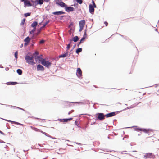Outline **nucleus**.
<instances>
[{
  "label": "nucleus",
  "instance_id": "6ab92c4d",
  "mask_svg": "<svg viewBox=\"0 0 159 159\" xmlns=\"http://www.w3.org/2000/svg\"><path fill=\"white\" fill-rule=\"evenodd\" d=\"M72 39V40L74 42H77L79 40V37L78 36H76L74 37Z\"/></svg>",
  "mask_w": 159,
  "mask_h": 159
},
{
  "label": "nucleus",
  "instance_id": "4c0bfd02",
  "mask_svg": "<svg viewBox=\"0 0 159 159\" xmlns=\"http://www.w3.org/2000/svg\"><path fill=\"white\" fill-rule=\"evenodd\" d=\"M70 44H68L67 45V47H66L67 48V50H68L69 48H70Z\"/></svg>",
  "mask_w": 159,
  "mask_h": 159
},
{
  "label": "nucleus",
  "instance_id": "b1692460",
  "mask_svg": "<svg viewBox=\"0 0 159 159\" xmlns=\"http://www.w3.org/2000/svg\"><path fill=\"white\" fill-rule=\"evenodd\" d=\"M33 29L30 32V34H34V32L35 31L36 28H33Z\"/></svg>",
  "mask_w": 159,
  "mask_h": 159
},
{
  "label": "nucleus",
  "instance_id": "bf43d9fd",
  "mask_svg": "<svg viewBox=\"0 0 159 159\" xmlns=\"http://www.w3.org/2000/svg\"><path fill=\"white\" fill-rule=\"evenodd\" d=\"M23 44H21V46H20V48H22V47H23Z\"/></svg>",
  "mask_w": 159,
  "mask_h": 159
},
{
  "label": "nucleus",
  "instance_id": "a18cd8bd",
  "mask_svg": "<svg viewBox=\"0 0 159 159\" xmlns=\"http://www.w3.org/2000/svg\"><path fill=\"white\" fill-rule=\"evenodd\" d=\"M29 43H27L25 42L24 43V46L26 47L27 46V45Z\"/></svg>",
  "mask_w": 159,
  "mask_h": 159
},
{
  "label": "nucleus",
  "instance_id": "20e7f679",
  "mask_svg": "<svg viewBox=\"0 0 159 159\" xmlns=\"http://www.w3.org/2000/svg\"><path fill=\"white\" fill-rule=\"evenodd\" d=\"M76 74L77 75V76L79 77L80 78L81 77L82 75V71L81 70V69L80 68H77V72L76 73Z\"/></svg>",
  "mask_w": 159,
  "mask_h": 159
},
{
  "label": "nucleus",
  "instance_id": "79ce46f5",
  "mask_svg": "<svg viewBox=\"0 0 159 159\" xmlns=\"http://www.w3.org/2000/svg\"><path fill=\"white\" fill-rule=\"evenodd\" d=\"M73 41L72 40V39H70L69 41V44H70V45H71V44Z\"/></svg>",
  "mask_w": 159,
  "mask_h": 159
},
{
  "label": "nucleus",
  "instance_id": "5701e85b",
  "mask_svg": "<svg viewBox=\"0 0 159 159\" xmlns=\"http://www.w3.org/2000/svg\"><path fill=\"white\" fill-rule=\"evenodd\" d=\"M137 131L140 130V131H143L144 132H146V133H147V130L145 129H140V128H138L137 129Z\"/></svg>",
  "mask_w": 159,
  "mask_h": 159
},
{
  "label": "nucleus",
  "instance_id": "0eeeda50",
  "mask_svg": "<svg viewBox=\"0 0 159 159\" xmlns=\"http://www.w3.org/2000/svg\"><path fill=\"white\" fill-rule=\"evenodd\" d=\"M44 70V67L41 65L39 64L37 66V71H43Z\"/></svg>",
  "mask_w": 159,
  "mask_h": 159
},
{
  "label": "nucleus",
  "instance_id": "f8f14e48",
  "mask_svg": "<svg viewBox=\"0 0 159 159\" xmlns=\"http://www.w3.org/2000/svg\"><path fill=\"white\" fill-rule=\"evenodd\" d=\"M85 23V21L84 20H82L79 22V25L80 27H84Z\"/></svg>",
  "mask_w": 159,
  "mask_h": 159
},
{
  "label": "nucleus",
  "instance_id": "423d86ee",
  "mask_svg": "<svg viewBox=\"0 0 159 159\" xmlns=\"http://www.w3.org/2000/svg\"><path fill=\"white\" fill-rule=\"evenodd\" d=\"M24 4L25 7L32 6V4L30 3V0H26V1H25V2H24Z\"/></svg>",
  "mask_w": 159,
  "mask_h": 159
},
{
  "label": "nucleus",
  "instance_id": "dca6fc26",
  "mask_svg": "<svg viewBox=\"0 0 159 159\" xmlns=\"http://www.w3.org/2000/svg\"><path fill=\"white\" fill-rule=\"evenodd\" d=\"M144 156L146 158H151L153 157V155H152L151 153H147Z\"/></svg>",
  "mask_w": 159,
  "mask_h": 159
},
{
  "label": "nucleus",
  "instance_id": "7ed1b4c3",
  "mask_svg": "<svg viewBox=\"0 0 159 159\" xmlns=\"http://www.w3.org/2000/svg\"><path fill=\"white\" fill-rule=\"evenodd\" d=\"M49 22V20H48V21H47L39 29L37 30V33H36V35H38L40 33L43 28L45 27V26Z\"/></svg>",
  "mask_w": 159,
  "mask_h": 159
},
{
  "label": "nucleus",
  "instance_id": "774afa93",
  "mask_svg": "<svg viewBox=\"0 0 159 159\" xmlns=\"http://www.w3.org/2000/svg\"><path fill=\"white\" fill-rule=\"evenodd\" d=\"M119 35H121L122 37H123L124 36L123 35H121L120 34H119Z\"/></svg>",
  "mask_w": 159,
  "mask_h": 159
},
{
  "label": "nucleus",
  "instance_id": "72a5a7b5",
  "mask_svg": "<svg viewBox=\"0 0 159 159\" xmlns=\"http://www.w3.org/2000/svg\"><path fill=\"white\" fill-rule=\"evenodd\" d=\"M85 39V37H83L80 40V41L81 43H83V41H84Z\"/></svg>",
  "mask_w": 159,
  "mask_h": 159
},
{
  "label": "nucleus",
  "instance_id": "37998d69",
  "mask_svg": "<svg viewBox=\"0 0 159 159\" xmlns=\"http://www.w3.org/2000/svg\"><path fill=\"white\" fill-rule=\"evenodd\" d=\"M32 34V36L31 37V38L32 39H34V34Z\"/></svg>",
  "mask_w": 159,
  "mask_h": 159
},
{
  "label": "nucleus",
  "instance_id": "c756f323",
  "mask_svg": "<svg viewBox=\"0 0 159 159\" xmlns=\"http://www.w3.org/2000/svg\"><path fill=\"white\" fill-rule=\"evenodd\" d=\"M76 1L78 3L80 4H82L83 2L82 0H76Z\"/></svg>",
  "mask_w": 159,
  "mask_h": 159
},
{
  "label": "nucleus",
  "instance_id": "c9c22d12",
  "mask_svg": "<svg viewBox=\"0 0 159 159\" xmlns=\"http://www.w3.org/2000/svg\"><path fill=\"white\" fill-rule=\"evenodd\" d=\"M65 55H66V56H69V53H68V50H66V53H64Z\"/></svg>",
  "mask_w": 159,
  "mask_h": 159
},
{
  "label": "nucleus",
  "instance_id": "bb28decb",
  "mask_svg": "<svg viewBox=\"0 0 159 159\" xmlns=\"http://www.w3.org/2000/svg\"><path fill=\"white\" fill-rule=\"evenodd\" d=\"M66 56L65 54H62L61 55H60L59 56V58H62V57L64 58V57H65Z\"/></svg>",
  "mask_w": 159,
  "mask_h": 159
},
{
  "label": "nucleus",
  "instance_id": "0e129e2a",
  "mask_svg": "<svg viewBox=\"0 0 159 159\" xmlns=\"http://www.w3.org/2000/svg\"><path fill=\"white\" fill-rule=\"evenodd\" d=\"M0 143H4V142H3V141H0Z\"/></svg>",
  "mask_w": 159,
  "mask_h": 159
},
{
  "label": "nucleus",
  "instance_id": "412c9836",
  "mask_svg": "<svg viewBox=\"0 0 159 159\" xmlns=\"http://www.w3.org/2000/svg\"><path fill=\"white\" fill-rule=\"evenodd\" d=\"M82 51V48H79L77 49L76 51V52L77 54H79L80 52Z\"/></svg>",
  "mask_w": 159,
  "mask_h": 159
},
{
  "label": "nucleus",
  "instance_id": "39448f33",
  "mask_svg": "<svg viewBox=\"0 0 159 159\" xmlns=\"http://www.w3.org/2000/svg\"><path fill=\"white\" fill-rule=\"evenodd\" d=\"M89 12L91 14H93L94 11V9L93 8V7L92 4H90L89 6Z\"/></svg>",
  "mask_w": 159,
  "mask_h": 159
},
{
  "label": "nucleus",
  "instance_id": "338daca9",
  "mask_svg": "<svg viewBox=\"0 0 159 159\" xmlns=\"http://www.w3.org/2000/svg\"><path fill=\"white\" fill-rule=\"evenodd\" d=\"M0 67L1 68H3V67L2 66H0Z\"/></svg>",
  "mask_w": 159,
  "mask_h": 159
},
{
  "label": "nucleus",
  "instance_id": "9b49d317",
  "mask_svg": "<svg viewBox=\"0 0 159 159\" xmlns=\"http://www.w3.org/2000/svg\"><path fill=\"white\" fill-rule=\"evenodd\" d=\"M56 4L57 5H59L62 7H65V8H66V7L67 6V5H66V4H65L63 2H56Z\"/></svg>",
  "mask_w": 159,
  "mask_h": 159
},
{
  "label": "nucleus",
  "instance_id": "58836bf2",
  "mask_svg": "<svg viewBox=\"0 0 159 159\" xmlns=\"http://www.w3.org/2000/svg\"><path fill=\"white\" fill-rule=\"evenodd\" d=\"M35 56H34L33 55H31L30 56V58H31V61H33V58H34V57H35Z\"/></svg>",
  "mask_w": 159,
  "mask_h": 159
},
{
  "label": "nucleus",
  "instance_id": "603ef678",
  "mask_svg": "<svg viewBox=\"0 0 159 159\" xmlns=\"http://www.w3.org/2000/svg\"><path fill=\"white\" fill-rule=\"evenodd\" d=\"M104 23L106 25V26L107 25V24H108V23L107 22L105 21L104 22Z\"/></svg>",
  "mask_w": 159,
  "mask_h": 159
},
{
  "label": "nucleus",
  "instance_id": "aec40b11",
  "mask_svg": "<svg viewBox=\"0 0 159 159\" xmlns=\"http://www.w3.org/2000/svg\"><path fill=\"white\" fill-rule=\"evenodd\" d=\"M30 38L29 37H27L24 40V41L28 43H29L30 40Z\"/></svg>",
  "mask_w": 159,
  "mask_h": 159
},
{
  "label": "nucleus",
  "instance_id": "4be33fe9",
  "mask_svg": "<svg viewBox=\"0 0 159 159\" xmlns=\"http://www.w3.org/2000/svg\"><path fill=\"white\" fill-rule=\"evenodd\" d=\"M17 72L19 75H21L22 74V71L20 69H18L17 70Z\"/></svg>",
  "mask_w": 159,
  "mask_h": 159
},
{
  "label": "nucleus",
  "instance_id": "ddd939ff",
  "mask_svg": "<svg viewBox=\"0 0 159 159\" xmlns=\"http://www.w3.org/2000/svg\"><path fill=\"white\" fill-rule=\"evenodd\" d=\"M65 13V12L62 11H58L53 12L52 14L54 15H60L63 14Z\"/></svg>",
  "mask_w": 159,
  "mask_h": 159
},
{
  "label": "nucleus",
  "instance_id": "a878e982",
  "mask_svg": "<svg viewBox=\"0 0 159 159\" xmlns=\"http://www.w3.org/2000/svg\"><path fill=\"white\" fill-rule=\"evenodd\" d=\"M71 103H75L76 105H80L81 104V102H72Z\"/></svg>",
  "mask_w": 159,
  "mask_h": 159
},
{
  "label": "nucleus",
  "instance_id": "09e8293b",
  "mask_svg": "<svg viewBox=\"0 0 159 159\" xmlns=\"http://www.w3.org/2000/svg\"><path fill=\"white\" fill-rule=\"evenodd\" d=\"M41 132L43 133V134H44V135H45L46 136H47V134L46 133H45V132Z\"/></svg>",
  "mask_w": 159,
  "mask_h": 159
},
{
  "label": "nucleus",
  "instance_id": "a211bd4d",
  "mask_svg": "<svg viewBox=\"0 0 159 159\" xmlns=\"http://www.w3.org/2000/svg\"><path fill=\"white\" fill-rule=\"evenodd\" d=\"M17 84V83L16 82H7L6 83V84L8 85H15L16 84Z\"/></svg>",
  "mask_w": 159,
  "mask_h": 159
},
{
  "label": "nucleus",
  "instance_id": "49530a36",
  "mask_svg": "<svg viewBox=\"0 0 159 159\" xmlns=\"http://www.w3.org/2000/svg\"><path fill=\"white\" fill-rule=\"evenodd\" d=\"M4 120H5L6 121H8V122H13V121H11V120H5V119H4Z\"/></svg>",
  "mask_w": 159,
  "mask_h": 159
},
{
  "label": "nucleus",
  "instance_id": "c03bdc74",
  "mask_svg": "<svg viewBox=\"0 0 159 159\" xmlns=\"http://www.w3.org/2000/svg\"><path fill=\"white\" fill-rule=\"evenodd\" d=\"M61 0H55V2H56H56H59L61 1Z\"/></svg>",
  "mask_w": 159,
  "mask_h": 159
},
{
  "label": "nucleus",
  "instance_id": "a19ab883",
  "mask_svg": "<svg viewBox=\"0 0 159 159\" xmlns=\"http://www.w3.org/2000/svg\"><path fill=\"white\" fill-rule=\"evenodd\" d=\"M80 27V29L79 30V31L80 32L82 30V29H83V27Z\"/></svg>",
  "mask_w": 159,
  "mask_h": 159
},
{
  "label": "nucleus",
  "instance_id": "052dcab7",
  "mask_svg": "<svg viewBox=\"0 0 159 159\" xmlns=\"http://www.w3.org/2000/svg\"><path fill=\"white\" fill-rule=\"evenodd\" d=\"M92 3H93V5H93V4H95L94 1L93 0H92Z\"/></svg>",
  "mask_w": 159,
  "mask_h": 159
},
{
  "label": "nucleus",
  "instance_id": "864d4df0",
  "mask_svg": "<svg viewBox=\"0 0 159 159\" xmlns=\"http://www.w3.org/2000/svg\"><path fill=\"white\" fill-rule=\"evenodd\" d=\"M9 68H8V67H6V68H5V70H6V71H7V70H9Z\"/></svg>",
  "mask_w": 159,
  "mask_h": 159
},
{
  "label": "nucleus",
  "instance_id": "2f4dec72",
  "mask_svg": "<svg viewBox=\"0 0 159 159\" xmlns=\"http://www.w3.org/2000/svg\"><path fill=\"white\" fill-rule=\"evenodd\" d=\"M33 55L34 56H37L39 55V52L37 51H35Z\"/></svg>",
  "mask_w": 159,
  "mask_h": 159
},
{
  "label": "nucleus",
  "instance_id": "1a4fd4ad",
  "mask_svg": "<svg viewBox=\"0 0 159 159\" xmlns=\"http://www.w3.org/2000/svg\"><path fill=\"white\" fill-rule=\"evenodd\" d=\"M42 54L40 55L39 56H35V60L37 61V60H39V61H40L41 62L44 59L42 57Z\"/></svg>",
  "mask_w": 159,
  "mask_h": 159
},
{
  "label": "nucleus",
  "instance_id": "6e6552de",
  "mask_svg": "<svg viewBox=\"0 0 159 159\" xmlns=\"http://www.w3.org/2000/svg\"><path fill=\"white\" fill-rule=\"evenodd\" d=\"M65 9L66 11L68 12L73 11L74 10V8L73 7H68L67 6L66 7Z\"/></svg>",
  "mask_w": 159,
  "mask_h": 159
},
{
  "label": "nucleus",
  "instance_id": "393cba45",
  "mask_svg": "<svg viewBox=\"0 0 159 159\" xmlns=\"http://www.w3.org/2000/svg\"><path fill=\"white\" fill-rule=\"evenodd\" d=\"M30 3L32 4V6L35 5V3H36V1H34L33 0H30Z\"/></svg>",
  "mask_w": 159,
  "mask_h": 159
},
{
  "label": "nucleus",
  "instance_id": "5fc2aeb1",
  "mask_svg": "<svg viewBox=\"0 0 159 159\" xmlns=\"http://www.w3.org/2000/svg\"><path fill=\"white\" fill-rule=\"evenodd\" d=\"M81 42L80 41V42H79L78 43V47L81 44Z\"/></svg>",
  "mask_w": 159,
  "mask_h": 159
},
{
  "label": "nucleus",
  "instance_id": "13d9d810",
  "mask_svg": "<svg viewBox=\"0 0 159 159\" xmlns=\"http://www.w3.org/2000/svg\"><path fill=\"white\" fill-rule=\"evenodd\" d=\"M68 120H67V119H65L64 120V122H67Z\"/></svg>",
  "mask_w": 159,
  "mask_h": 159
},
{
  "label": "nucleus",
  "instance_id": "cd10ccee",
  "mask_svg": "<svg viewBox=\"0 0 159 159\" xmlns=\"http://www.w3.org/2000/svg\"><path fill=\"white\" fill-rule=\"evenodd\" d=\"M31 15L30 13H27L24 14V16L25 17H27L28 16H30Z\"/></svg>",
  "mask_w": 159,
  "mask_h": 159
},
{
  "label": "nucleus",
  "instance_id": "473e14b6",
  "mask_svg": "<svg viewBox=\"0 0 159 159\" xmlns=\"http://www.w3.org/2000/svg\"><path fill=\"white\" fill-rule=\"evenodd\" d=\"M18 52L16 51L15 53V58L17 59L18 58L17 57Z\"/></svg>",
  "mask_w": 159,
  "mask_h": 159
},
{
  "label": "nucleus",
  "instance_id": "3c124183",
  "mask_svg": "<svg viewBox=\"0 0 159 159\" xmlns=\"http://www.w3.org/2000/svg\"><path fill=\"white\" fill-rule=\"evenodd\" d=\"M75 46H76V44H75V45L73 46L72 49H73L75 48Z\"/></svg>",
  "mask_w": 159,
  "mask_h": 159
},
{
  "label": "nucleus",
  "instance_id": "f257e3e1",
  "mask_svg": "<svg viewBox=\"0 0 159 159\" xmlns=\"http://www.w3.org/2000/svg\"><path fill=\"white\" fill-rule=\"evenodd\" d=\"M25 58L26 61V62L28 63L29 64L32 63V64L33 65L35 64V63L33 61L31 60L30 56L28 55H26L25 57Z\"/></svg>",
  "mask_w": 159,
  "mask_h": 159
},
{
  "label": "nucleus",
  "instance_id": "f704fd0d",
  "mask_svg": "<svg viewBox=\"0 0 159 159\" xmlns=\"http://www.w3.org/2000/svg\"><path fill=\"white\" fill-rule=\"evenodd\" d=\"M73 50L72 49L70 52H69V55L68 56V57H69L71 54H72L73 53Z\"/></svg>",
  "mask_w": 159,
  "mask_h": 159
},
{
  "label": "nucleus",
  "instance_id": "8fccbe9b",
  "mask_svg": "<svg viewBox=\"0 0 159 159\" xmlns=\"http://www.w3.org/2000/svg\"><path fill=\"white\" fill-rule=\"evenodd\" d=\"M93 7L94 8L96 7V6L95 4H93Z\"/></svg>",
  "mask_w": 159,
  "mask_h": 159
},
{
  "label": "nucleus",
  "instance_id": "de8ad7c7",
  "mask_svg": "<svg viewBox=\"0 0 159 159\" xmlns=\"http://www.w3.org/2000/svg\"><path fill=\"white\" fill-rule=\"evenodd\" d=\"M44 1L45 2H48L50 1V0H44Z\"/></svg>",
  "mask_w": 159,
  "mask_h": 159
},
{
  "label": "nucleus",
  "instance_id": "69168bd1",
  "mask_svg": "<svg viewBox=\"0 0 159 159\" xmlns=\"http://www.w3.org/2000/svg\"><path fill=\"white\" fill-rule=\"evenodd\" d=\"M22 2H25V1H26V0H21Z\"/></svg>",
  "mask_w": 159,
  "mask_h": 159
},
{
  "label": "nucleus",
  "instance_id": "f3484780",
  "mask_svg": "<svg viewBox=\"0 0 159 159\" xmlns=\"http://www.w3.org/2000/svg\"><path fill=\"white\" fill-rule=\"evenodd\" d=\"M38 25V22L37 21L34 22L31 24V26L32 27L34 28H36V26Z\"/></svg>",
  "mask_w": 159,
  "mask_h": 159
},
{
  "label": "nucleus",
  "instance_id": "e2e57ef3",
  "mask_svg": "<svg viewBox=\"0 0 159 159\" xmlns=\"http://www.w3.org/2000/svg\"><path fill=\"white\" fill-rule=\"evenodd\" d=\"M72 25V23H71L69 25V26L70 27L71 25Z\"/></svg>",
  "mask_w": 159,
  "mask_h": 159
},
{
  "label": "nucleus",
  "instance_id": "c85d7f7f",
  "mask_svg": "<svg viewBox=\"0 0 159 159\" xmlns=\"http://www.w3.org/2000/svg\"><path fill=\"white\" fill-rule=\"evenodd\" d=\"M86 31H87V30H85L84 31V33L83 37H85V38L86 37V36H87Z\"/></svg>",
  "mask_w": 159,
  "mask_h": 159
},
{
  "label": "nucleus",
  "instance_id": "ea45409f",
  "mask_svg": "<svg viewBox=\"0 0 159 159\" xmlns=\"http://www.w3.org/2000/svg\"><path fill=\"white\" fill-rule=\"evenodd\" d=\"M64 16H60L59 17V19L60 20H62L63 17H64Z\"/></svg>",
  "mask_w": 159,
  "mask_h": 159
},
{
  "label": "nucleus",
  "instance_id": "7c9ffc66",
  "mask_svg": "<svg viewBox=\"0 0 159 159\" xmlns=\"http://www.w3.org/2000/svg\"><path fill=\"white\" fill-rule=\"evenodd\" d=\"M25 19H23V20H22V21L21 23V24H20L21 25H23L24 24L25 21Z\"/></svg>",
  "mask_w": 159,
  "mask_h": 159
},
{
  "label": "nucleus",
  "instance_id": "f03ea898",
  "mask_svg": "<svg viewBox=\"0 0 159 159\" xmlns=\"http://www.w3.org/2000/svg\"><path fill=\"white\" fill-rule=\"evenodd\" d=\"M41 64L47 68H48L51 65V62L48 61H46L45 59L43 60L41 62Z\"/></svg>",
  "mask_w": 159,
  "mask_h": 159
},
{
  "label": "nucleus",
  "instance_id": "4468645a",
  "mask_svg": "<svg viewBox=\"0 0 159 159\" xmlns=\"http://www.w3.org/2000/svg\"><path fill=\"white\" fill-rule=\"evenodd\" d=\"M36 3H35V6L38 4L42 5L43 2V0H36Z\"/></svg>",
  "mask_w": 159,
  "mask_h": 159
},
{
  "label": "nucleus",
  "instance_id": "4d7b16f0",
  "mask_svg": "<svg viewBox=\"0 0 159 159\" xmlns=\"http://www.w3.org/2000/svg\"><path fill=\"white\" fill-rule=\"evenodd\" d=\"M72 119V118H71L67 119V120H71Z\"/></svg>",
  "mask_w": 159,
  "mask_h": 159
},
{
  "label": "nucleus",
  "instance_id": "6e6d98bb",
  "mask_svg": "<svg viewBox=\"0 0 159 159\" xmlns=\"http://www.w3.org/2000/svg\"><path fill=\"white\" fill-rule=\"evenodd\" d=\"M17 108L18 109H20V110H24V109H22V108H19V107H17Z\"/></svg>",
  "mask_w": 159,
  "mask_h": 159
},
{
  "label": "nucleus",
  "instance_id": "680f3d73",
  "mask_svg": "<svg viewBox=\"0 0 159 159\" xmlns=\"http://www.w3.org/2000/svg\"><path fill=\"white\" fill-rule=\"evenodd\" d=\"M92 3H93V5H93V4H95L94 1L93 0H92Z\"/></svg>",
  "mask_w": 159,
  "mask_h": 159
},
{
  "label": "nucleus",
  "instance_id": "e433bc0d",
  "mask_svg": "<svg viewBox=\"0 0 159 159\" xmlns=\"http://www.w3.org/2000/svg\"><path fill=\"white\" fill-rule=\"evenodd\" d=\"M45 42V41L44 40H42L39 43L41 44H43Z\"/></svg>",
  "mask_w": 159,
  "mask_h": 159
},
{
  "label": "nucleus",
  "instance_id": "2eb2a0df",
  "mask_svg": "<svg viewBox=\"0 0 159 159\" xmlns=\"http://www.w3.org/2000/svg\"><path fill=\"white\" fill-rule=\"evenodd\" d=\"M115 115V112H112L107 114L106 116L107 117H109Z\"/></svg>",
  "mask_w": 159,
  "mask_h": 159
},
{
  "label": "nucleus",
  "instance_id": "9d476101",
  "mask_svg": "<svg viewBox=\"0 0 159 159\" xmlns=\"http://www.w3.org/2000/svg\"><path fill=\"white\" fill-rule=\"evenodd\" d=\"M97 114L98 115V118L100 120H102L104 119V116L102 113H98Z\"/></svg>",
  "mask_w": 159,
  "mask_h": 159
}]
</instances>
